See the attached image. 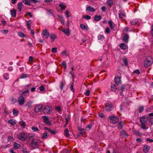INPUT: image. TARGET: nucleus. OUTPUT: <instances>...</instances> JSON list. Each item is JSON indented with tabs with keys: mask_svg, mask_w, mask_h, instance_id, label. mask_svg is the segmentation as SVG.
<instances>
[{
	"mask_svg": "<svg viewBox=\"0 0 153 153\" xmlns=\"http://www.w3.org/2000/svg\"><path fill=\"white\" fill-rule=\"evenodd\" d=\"M29 139L31 140L30 145L33 149L38 148L40 143V141L39 140L35 139L33 136L30 137Z\"/></svg>",
	"mask_w": 153,
	"mask_h": 153,
	"instance_id": "nucleus-1",
	"label": "nucleus"
},
{
	"mask_svg": "<svg viewBox=\"0 0 153 153\" xmlns=\"http://www.w3.org/2000/svg\"><path fill=\"white\" fill-rule=\"evenodd\" d=\"M153 59L150 56H148L145 60L144 65L146 67L151 66L153 63Z\"/></svg>",
	"mask_w": 153,
	"mask_h": 153,
	"instance_id": "nucleus-2",
	"label": "nucleus"
},
{
	"mask_svg": "<svg viewBox=\"0 0 153 153\" xmlns=\"http://www.w3.org/2000/svg\"><path fill=\"white\" fill-rule=\"evenodd\" d=\"M130 87V86L128 85H123L120 87V90L121 91L120 93V94L123 97L124 94H123V92L125 91L126 90H127Z\"/></svg>",
	"mask_w": 153,
	"mask_h": 153,
	"instance_id": "nucleus-3",
	"label": "nucleus"
},
{
	"mask_svg": "<svg viewBox=\"0 0 153 153\" xmlns=\"http://www.w3.org/2000/svg\"><path fill=\"white\" fill-rule=\"evenodd\" d=\"M108 119L110 120V122L113 123H116L119 121V119L117 117L110 115L108 117Z\"/></svg>",
	"mask_w": 153,
	"mask_h": 153,
	"instance_id": "nucleus-4",
	"label": "nucleus"
},
{
	"mask_svg": "<svg viewBox=\"0 0 153 153\" xmlns=\"http://www.w3.org/2000/svg\"><path fill=\"white\" fill-rule=\"evenodd\" d=\"M52 111V109L49 105H46L43 109V111L45 114L50 113Z\"/></svg>",
	"mask_w": 153,
	"mask_h": 153,
	"instance_id": "nucleus-5",
	"label": "nucleus"
},
{
	"mask_svg": "<svg viewBox=\"0 0 153 153\" xmlns=\"http://www.w3.org/2000/svg\"><path fill=\"white\" fill-rule=\"evenodd\" d=\"M27 137V134L24 132H22L19 135L18 138L20 140L24 141L26 140Z\"/></svg>",
	"mask_w": 153,
	"mask_h": 153,
	"instance_id": "nucleus-6",
	"label": "nucleus"
},
{
	"mask_svg": "<svg viewBox=\"0 0 153 153\" xmlns=\"http://www.w3.org/2000/svg\"><path fill=\"white\" fill-rule=\"evenodd\" d=\"M105 108L107 112H110L113 109L114 106L108 102L105 105Z\"/></svg>",
	"mask_w": 153,
	"mask_h": 153,
	"instance_id": "nucleus-7",
	"label": "nucleus"
},
{
	"mask_svg": "<svg viewBox=\"0 0 153 153\" xmlns=\"http://www.w3.org/2000/svg\"><path fill=\"white\" fill-rule=\"evenodd\" d=\"M121 76L118 75L115 76L114 79V81L115 82V84L117 85H119L121 84Z\"/></svg>",
	"mask_w": 153,
	"mask_h": 153,
	"instance_id": "nucleus-8",
	"label": "nucleus"
},
{
	"mask_svg": "<svg viewBox=\"0 0 153 153\" xmlns=\"http://www.w3.org/2000/svg\"><path fill=\"white\" fill-rule=\"evenodd\" d=\"M18 100L19 105H23L25 102L24 97L22 96H21L19 97Z\"/></svg>",
	"mask_w": 153,
	"mask_h": 153,
	"instance_id": "nucleus-9",
	"label": "nucleus"
},
{
	"mask_svg": "<svg viewBox=\"0 0 153 153\" xmlns=\"http://www.w3.org/2000/svg\"><path fill=\"white\" fill-rule=\"evenodd\" d=\"M42 35L43 36H45L46 39L48 38L50 35L47 29H45L43 30Z\"/></svg>",
	"mask_w": 153,
	"mask_h": 153,
	"instance_id": "nucleus-10",
	"label": "nucleus"
},
{
	"mask_svg": "<svg viewBox=\"0 0 153 153\" xmlns=\"http://www.w3.org/2000/svg\"><path fill=\"white\" fill-rule=\"evenodd\" d=\"M42 108V105H38L35 106L34 109V111L35 112L37 113L40 111Z\"/></svg>",
	"mask_w": 153,
	"mask_h": 153,
	"instance_id": "nucleus-11",
	"label": "nucleus"
},
{
	"mask_svg": "<svg viewBox=\"0 0 153 153\" xmlns=\"http://www.w3.org/2000/svg\"><path fill=\"white\" fill-rule=\"evenodd\" d=\"M148 120V118L145 117H141L140 119V122L142 124H145L146 123Z\"/></svg>",
	"mask_w": 153,
	"mask_h": 153,
	"instance_id": "nucleus-12",
	"label": "nucleus"
},
{
	"mask_svg": "<svg viewBox=\"0 0 153 153\" xmlns=\"http://www.w3.org/2000/svg\"><path fill=\"white\" fill-rule=\"evenodd\" d=\"M119 12V16L120 19H122L123 17L126 16L125 13L124 11L120 10Z\"/></svg>",
	"mask_w": 153,
	"mask_h": 153,
	"instance_id": "nucleus-13",
	"label": "nucleus"
},
{
	"mask_svg": "<svg viewBox=\"0 0 153 153\" xmlns=\"http://www.w3.org/2000/svg\"><path fill=\"white\" fill-rule=\"evenodd\" d=\"M117 88L116 86L114 84H112L111 86V90L113 92H116Z\"/></svg>",
	"mask_w": 153,
	"mask_h": 153,
	"instance_id": "nucleus-14",
	"label": "nucleus"
},
{
	"mask_svg": "<svg viewBox=\"0 0 153 153\" xmlns=\"http://www.w3.org/2000/svg\"><path fill=\"white\" fill-rule=\"evenodd\" d=\"M62 31L67 36H69L70 35L69 28L68 27L65 29H63Z\"/></svg>",
	"mask_w": 153,
	"mask_h": 153,
	"instance_id": "nucleus-15",
	"label": "nucleus"
},
{
	"mask_svg": "<svg viewBox=\"0 0 153 153\" xmlns=\"http://www.w3.org/2000/svg\"><path fill=\"white\" fill-rule=\"evenodd\" d=\"M109 24L110 25V27L112 30H114L115 27V24L113 23L112 21H109L108 22Z\"/></svg>",
	"mask_w": 153,
	"mask_h": 153,
	"instance_id": "nucleus-16",
	"label": "nucleus"
},
{
	"mask_svg": "<svg viewBox=\"0 0 153 153\" xmlns=\"http://www.w3.org/2000/svg\"><path fill=\"white\" fill-rule=\"evenodd\" d=\"M150 147L148 146H144L143 148V152L145 153L147 152L150 149Z\"/></svg>",
	"mask_w": 153,
	"mask_h": 153,
	"instance_id": "nucleus-17",
	"label": "nucleus"
},
{
	"mask_svg": "<svg viewBox=\"0 0 153 153\" xmlns=\"http://www.w3.org/2000/svg\"><path fill=\"white\" fill-rule=\"evenodd\" d=\"M49 36L50 39H51V42H54L55 39L56 38V36L53 34H50Z\"/></svg>",
	"mask_w": 153,
	"mask_h": 153,
	"instance_id": "nucleus-18",
	"label": "nucleus"
},
{
	"mask_svg": "<svg viewBox=\"0 0 153 153\" xmlns=\"http://www.w3.org/2000/svg\"><path fill=\"white\" fill-rule=\"evenodd\" d=\"M86 10L87 11L92 12L95 11V10L93 7L89 6L86 8Z\"/></svg>",
	"mask_w": 153,
	"mask_h": 153,
	"instance_id": "nucleus-19",
	"label": "nucleus"
},
{
	"mask_svg": "<svg viewBox=\"0 0 153 153\" xmlns=\"http://www.w3.org/2000/svg\"><path fill=\"white\" fill-rule=\"evenodd\" d=\"M128 38L129 36L128 35L126 34L124 35L123 39L124 42L126 43H127L128 42Z\"/></svg>",
	"mask_w": 153,
	"mask_h": 153,
	"instance_id": "nucleus-20",
	"label": "nucleus"
},
{
	"mask_svg": "<svg viewBox=\"0 0 153 153\" xmlns=\"http://www.w3.org/2000/svg\"><path fill=\"white\" fill-rule=\"evenodd\" d=\"M29 90H27L26 91H23L22 94V96H26L29 95Z\"/></svg>",
	"mask_w": 153,
	"mask_h": 153,
	"instance_id": "nucleus-21",
	"label": "nucleus"
},
{
	"mask_svg": "<svg viewBox=\"0 0 153 153\" xmlns=\"http://www.w3.org/2000/svg\"><path fill=\"white\" fill-rule=\"evenodd\" d=\"M85 132L84 131H80V132L79 133L77 134V137L78 138L79 137H80L81 136L84 137L85 136Z\"/></svg>",
	"mask_w": 153,
	"mask_h": 153,
	"instance_id": "nucleus-22",
	"label": "nucleus"
},
{
	"mask_svg": "<svg viewBox=\"0 0 153 153\" xmlns=\"http://www.w3.org/2000/svg\"><path fill=\"white\" fill-rule=\"evenodd\" d=\"M120 135L122 137H126L128 136L127 134L123 130L120 132Z\"/></svg>",
	"mask_w": 153,
	"mask_h": 153,
	"instance_id": "nucleus-23",
	"label": "nucleus"
},
{
	"mask_svg": "<svg viewBox=\"0 0 153 153\" xmlns=\"http://www.w3.org/2000/svg\"><path fill=\"white\" fill-rule=\"evenodd\" d=\"M11 15L12 16L15 18L16 16V12L14 9L10 11Z\"/></svg>",
	"mask_w": 153,
	"mask_h": 153,
	"instance_id": "nucleus-24",
	"label": "nucleus"
},
{
	"mask_svg": "<svg viewBox=\"0 0 153 153\" xmlns=\"http://www.w3.org/2000/svg\"><path fill=\"white\" fill-rule=\"evenodd\" d=\"M120 46L122 49L125 50L126 48V45L124 43H121L120 45Z\"/></svg>",
	"mask_w": 153,
	"mask_h": 153,
	"instance_id": "nucleus-25",
	"label": "nucleus"
},
{
	"mask_svg": "<svg viewBox=\"0 0 153 153\" xmlns=\"http://www.w3.org/2000/svg\"><path fill=\"white\" fill-rule=\"evenodd\" d=\"M124 125V122L123 121H121L119 123L118 126V128L119 129H121L122 128Z\"/></svg>",
	"mask_w": 153,
	"mask_h": 153,
	"instance_id": "nucleus-26",
	"label": "nucleus"
},
{
	"mask_svg": "<svg viewBox=\"0 0 153 153\" xmlns=\"http://www.w3.org/2000/svg\"><path fill=\"white\" fill-rule=\"evenodd\" d=\"M64 135L66 137H68L69 136V131L67 128L65 129L64 131Z\"/></svg>",
	"mask_w": 153,
	"mask_h": 153,
	"instance_id": "nucleus-27",
	"label": "nucleus"
},
{
	"mask_svg": "<svg viewBox=\"0 0 153 153\" xmlns=\"http://www.w3.org/2000/svg\"><path fill=\"white\" fill-rule=\"evenodd\" d=\"M22 5L23 4L21 2H20L18 4V9L19 11H21L22 8Z\"/></svg>",
	"mask_w": 153,
	"mask_h": 153,
	"instance_id": "nucleus-28",
	"label": "nucleus"
},
{
	"mask_svg": "<svg viewBox=\"0 0 153 153\" xmlns=\"http://www.w3.org/2000/svg\"><path fill=\"white\" fill-rule=\"evenodd\" d=\"M102 18L101 16H100L96 15L94 17V20L96 21L100 20Z\"/></svg>",
	"mask_w": 153,
	"mask_h": 153,
	"instance_id": "nucleus-29",
	"label": "nucleus"
},
{
	"mask_svg": "<svg viewBox=\"0 0 153 153\" xmlns=\"http://www.w3.org/2000/svg\"><path fill=\"white\" fill-rule=\"evenodd\" d=\"M138 21L137 19H133L131 21L130 23L132 25H134L137 23Z\"/></svg>",
	"mask_w": 153,
	"mask_h": 153,
	"instance_id": "nucleus-30",
	"label": "nucleus"
},
{
	"mask_svg": "<svg viewBox=\"0 0 153 153\" xmlns=\"http://www.w3.org/2000/svg\"><path fill=\"white\" fill-rule=\"evenodd\" d=\"M8 123L13 126H15L16 123V122L12 119L9 120Z\"/></svg>",
	"mask_w": 153,
	"mask_h": 153,
	"instance_id": "nucleus-31",
	"label": "nucleus"
},
{
	"mask_svg": "<svg viewBox=\"0 0 153 153\" xmlns=\"http://www.w3.org/2000/svg\"><path fill=\"white\" fill-rule=\"evenodd\" d=\"M23 2L25 4L30 6L31 5V4L29 0H24L23 1Z\"/></svg>",
	"mask_w": 153,
	"mask_h": 153,
	"instance_id": "nucleus-32",
	"label": "nucleus"
},
{
	"mask_svg": "<svg viewBox=\"0 0 153 153\" xmlns=\"http://www.w3.org/2000/svg\"><path fill=\"white\" fill-rule=\"evenodd\" d=\"M106 3L109 6H111L113 4V0H107Z\"/></svg>",
	"mask_w": 153,
	"mask_h": 153,
	"instance_id": "nucleus-33",
	"label": "nucleus"
},
{
	"mask_svg": "<svg viewBox=\"0 0 153 153\" xmlns=\"http://www.w3.org/2000/svg\"><path fill=\"white\" fill-rule=\"evenodd\" d=\"M98 39L102 41L105 39L104 36L103 35H99L98 36Z\"/></svg>",
	"mask_w": 153,
	"mask_h": 153,
	"instance_id": "nucleus-34",
	"label": "nucleus"
},
{
	"mask_svg": "<svg viewBox=\"0 0 153 153\" xmlns=\"http://www.w3.org/2000/svg\"><path fill=\"white\" fill-rule=\"evenodd\" d=\"M47 135V132L46 131H45L42 134V138L43 139H45L47 138L48 137Z\"/></svg>",
	"mask_w": 153,
	"mask_h": 153,
	"instance_id": "nucleus-35",
	"label": "nucleus"
},
{
	"mask_svg": "<svg viewBox=\"0 0 153 153\" xmlns=\"http://www.w3.org/2000/svg\"><path fill=\"white\" fill-rule=\"evenodd\" d=\"M59 6L61 8V10L62 9L65 10L66 8V6L64 5L63 3L59 4Z\"/></svg>",
	"mask_w": 153,
	"mask_h": 153,
	"instance_id": "nucleus-36",
	"label": "nucleus"
},
{
	"mask_svg": "<svg viewBox=\"0 0 153 153\" xmlns=\"http://www.w3.org/2000/svg\"><path fill=\"white\" fill-rule=\"evenodd\" d=\"M32 104V102H28L26 104L25 106H26L29 108H30L31 107Z\"/></svg>",
	"mask_w": 153,
	"mask_h": 153,
	"instance_id": "nucleus-37",
	"label": "nucleus"
},
{
	"mask_svg": "<svg viewBox=\"0 0 153 153\" xmlns=\"http://www.w3.org/2000/svg\"><path fill=\"white\" fill-rule=\"evenodd\" d=\"M49 132L51 134L53 135H54L57 133L56 130V129L53 130H51L50 129L49 130Z\"/></svg>",
	"mask_w": 153,
	"mask_h": 153,
	"instance_id": "nucleus-38",
	"label": "nucleus"
},
{
	"mask_svg": "<svg viewBox=\"0 0 153 153\" xmlns=\"http://www.w3.org/2000/svg\"><path fill=\"white\" fill-rule=\"evenodd\" d=\"M4 79L6 80H7L9 78V74L7 73H5L3 75Z\"/></svg>",
	"mask_w": 153,
	"mask_h": 153,
	"instance_id": "nucleus-39",
	"label": "nucleus"
},
{
	"mask_svg": "<svg viewBox=\"0 0 153 153\" xmlns=\"http://www.w3.org/2000/svg\"><path fill=\"white\" fill-rule=\"evenodd\" d=\"M144 107L143 106H140L139 108V112L140 113H142L144 110Z\"/></svg>",
	"mask_w": 153,
	"mask_h": 153,
	"instance_id": "nucleus-40",
	"label": "nucleus"
},
{
	"mask_svg": "<svg viewBox=\"0 0 153 153\" xmlns=\"http://www.w3.org/2000/svg\"><path fill=\"white\" fill-rule=\"evenodd\" d=\"M61 64L62 65V66H63V67L64 68V69H65L66 68L67 65L66 63L64 61L62 62H61Z\"/></svg>",
	"mask_w": 153,
	"mask_h": 153,
	"instance_id": "nucleus-41",
	"label": "nucleus"
},
{
	"mask_svg": "<svg viewBox=\"0 0 153 153\" xmlns=\"http://www.w3.org/2000/svg\"><path fill=\"white\" fill-rule=\"evenodd\" d=\"M122 61L125 65L126 66H127L128 65V63L127 59L126 58H123L122 59Z\"/></svg>",
	"mask_w": 153,
	"mask_h": 153,
	"instance_id": "nucleus-42",
	"label": "nucleus"
},
{
	"mask_svg": "<svg viewBox=\"0 0 153 153\" xmlns=\"http://www.w3.org/2000/svg\"><path fill=\"white\" fill-rule=\"evenodd\" d=\"M14 147L16 149H18L20 147V145L17 143L16 142H14Z\"/></svg>",
	"mask_w": 153,
	"mask_h": 153,
	"instance_id": "nucleus-43",
	"label": "nucleus"
},
{
	"mask_svg": "<svg viewBox=\"0 0 153 153\" xmlns=\"http://www.w3.org/2000/svg\"><path fill=\"white\" fill-rule=\"evenodd\" d=\"M145 124L141 123V124L140 125V126H141V128L142 129H145V130H146L148 128L146 127V126Z\"/></svg>",
	"mask_w": 153,
	"mask_h": 153,
	"instance_id": "nucleus-44",
	"label": "nucleus"
},
{
	"mask_svg": "<svg viewBox=\"0 0 153 153\" xmlns=\"http://www.w3.org/2000/svg\"><path fill=\"white\" fill-rule=\"evenodd\" d=\"M21 126L23 128H25L26 126V123L24 121H22L21 122Z\"/></svg>",
	"mask_w": 153,
	"mask_h": 153,
	"instance_id": "nucleus-45",
	"label": "nucleus"
},
{
	"mask_svg": "<svg viewBox=\"0 0 153 153\" xmlns=\"http://www.w3.org/2000/svg\"><path fill=\"white\" fill-rule=\"evenodd\" d=\"M18 111L17 110H16L15 109H13V114L14 115H15V116H16L18 115Z\"/></svg>",
	"mask_w": 153,
	"mask_h": 153,
	"instance_id": "nucleus-46",
	"label": "nucleus"
},
{
	"mask_svg": "<svg viewBox=\"0 0 153 153\" xmlns=\"http://www.w3.org/2000/svg\"><path fill=\"white\" fill-rule=\"evenodd\" d=\"M83 17L86 19L88 20L91 19V16L88 15H84L82 16Z\"/></svg>",
	"mask_w": 153,
	"mask_h": 153,
	"instance_id": "nucleus-47",
	"label": "nucleus"
},
{
	"mask_svg": "<svg viewBox=\"0 0 153 153\" xmlns=\"http://www.w3.org/2000/svg\"><path fill=\"white\" fill-rule=\"evenodd\" d=\"M65 119L66 121V124H67L70 119L69 116L66 115L65 116Z\"/></svg>",
	"mask_w": 153,
	"mask_h": 153,
	"instance_id": "nucleus-48",
	"label": "nucleus"
},
{
	"mask_svg": "<svg viewBox=\"0 0 153 153\" xmlns=\"http://www.w3.org/2000/svg\"><path fill=\"white\" fill-rule=\"evenodd\" d=\"M31 129L33 131H39V129L38 128L34 126L31 127Z\"/></svg>",
	"mask_w": 153,
	"mask_h": 153,
	"instance_id": "nucleus-49",
	"label": "nucleus"
},
{
	"mask_svg": "<svg viewBox=\"0 0 153 153\" xmlns=\"http://www.w3.org/2000/svg\"><path fill=\"white\" fill-rule=\"evenodd\" d=\"M18 34L19 36L22 37V38H23L25 36L24 34L21 32H19Z\"/></svg>",
	"mask_w": 153,
	"mask_h": 153,
	"instance_id": "nucleus-50",
	"label": "nucleus"
},
{
	"mask_svg": "<svg viewBox=\"0 0 153 153\" xmlns=\"http://www.w3.org/2000/svg\"><path fill=\"white\" fill-rule=\"evenodd\" d=\"M44 122H45L49 120V118L46 116H43L42 117Z\"/></svg>",
	"mask_w": 153,
	"mask_h": 153,
	"instance_id": "nucleus-51",
	"label": "nucleus"
},
{
	"mask_svg": "<svg viewBox=\"0 0 153 153\" xmlns=\"http://www.w3.org/2000/svg\"><path fill=\"white\" fill-rule=\"evenodd\" d=\"M98 116L101 118H103L104 117V114L102 112H99L98 113Z\"/></svg>",
	"mask_w": 153,
	"mask_h": 153,
	"instance_id": "nucleus-52",
	"label": "nucleus"
},
{
	"mask_svg": "<svg viewBox=\"0 0 153 153\" xmlns=\"http://www.w3.org/2000/svg\"><path fill=\"white\" fill-rule=\"evenodd\" d=\"M40 91H45V88L44 86L42 85L39 88Z\"/></svg>",
	"mask_w": 153,
	"mask_h": 153,
	"instance_id": "nucleus-53",
	"label": "nucleus"
},
{
	"mask_svg": "<svg viewBox=\"0 0 153 153\" xmlns=\"http://www.w3.org/2000/svg\"><path fill=\"white\" fill-rule=\"evenodd\" d=\"M65 85V84L63 83L62 82H61V85L60 86V88L61 90H62L63 88L64 87V86Z\"/></svg>",
	"mask_w": 153,
	"mask_h": 153,
	"instance_id": "nucleus-54",
	"label": "nucleus"
},
{
	"mask_svg": "<svg viewBox=\"0 0 153 153\" xmlns=\"http://www.w3.org/2000/svg\"><path fill=\"white\" fill-rule=\"evenodd\" d=\"M27 77V74H23L21 76L20 78L23 79Z\"/></svg>",
	"mask_w": 153,
	"mask_h": 153,
	"instance_id": "nucleus-55",
	"label": "nucleus"
},
{
	"mask_svg": "<svg viewBox=\"0 0 153 153\" xmlns=\"http://www.w3.org/2000/svg\"><path fill=\"white\" fill-rule=\"evenodd\" d=\"M31 24H32V22L31 20H29V21H27L26 22V25L27 26H31Z\"/></svg>",
	"mask_w": 153,
	"mask_h": 153,
	"instance_id": "nucleus-56",
	"label": "nucleus"
},
{
	"mask_svg": "<svg viewBox=\"0 0 153 153\" xmlns=\"http://www.w3.org/2000/svg\"><path fill=\"white\" fill-rule=\"evenodd\" d=\"M30 2H32L34 4H36L38 2H39L38 0H29Z\"/></svg>",
	"mask_w": 153,
	"mask_h": 153,
	"instance_id": "nucleus-57",
	"label": "nucleus"
},
{
	"mask_svg": "<svg viewBox=\"0 0 153 153\" xmlns=\"http://www.w3.org/2000/svg\"><path fill=\"white\" fill-rule=\"evenodd\" d=\"M57 48H53L52 49L51 51L54 53H56L57 52Z\"/></svg>",
	"mask_w": 153,
	"mask_h": 153,
	"instance_id": "nucleus-58",
	"label": "nucleus"
},
{
	"mask_svg": "<svg viewBox=\"0 0 153 153\" xmlns=\"http://www.w3.org/2000/svg\"><path fill=\"white\" fill-rule=\"evenodd\" d=\"M69 12L68 10H66L65 13L66 15L67 18H68L70 16V15H69Z\"/></svg>",
	"mask_w": 153,
	"mask_h": 153,
	"instance_id": "nucleus-59",
	"label": "nucleus"
},
{
	"mask_svg": "<svg viewBox=\"0 0 153 153\" xmlns=\"http://www.w3.org/2000/svg\"><path fill=\"white\" fill-rule=\"evenodd\" d=\"M45 124H46L49 126H50L51 124V122L49 120H48L47 121H46V122H45Z\"/></svg>",
	"mask_w": 153,
	"mask_h": 153,
	"instance_id": "nucleus-60",
	"label": "nucleus"
},
{
	"mask_svg": "<svg viewBox=\"0 0 153 153\" xmlns=\"http://www.w3.org/2000/svg\"><path fill=\"white\" fill-rule=\"evenodd\" d=\"M56 110L58 112H59L61 111V108L60 107L57 106L56 108Z\"/></svg>",
	"mask_w": 153,
	"mask_h": 153,
	"instance_id": "nucleus-61",
	"label": "nucleus"
},
{
	"mask_svg": "<svg viewBox=\"0 0 153 153\" xmlns=\"http://www.w3.org/2000/svg\"><path fill=\"white\" fill-rule=\"evenodd\" d=\"M133 73H136L137 74H139L140 73V72L139 71V70L137 69L135 70H134L133 72Z\"/></svg>",
	"mask_w": 153,
	"mask_h": 153,
	"instance_id": "nucleus-62",
	"label": "nucleus"
},
{
	"mask_svg": "<svg viewBox=\"0 0 153 153\" xmlns=\"http://www.w3.org/2000/svg\"><path fill=\"white\" fill-rule=\"evenodd\" d=\"M85 94L87 96H88L90 94V91L89 90H88L85 93Z\"/></svg>",
	"mask_w": 153,
	"mask_h": 153,
	"instance_id": "nucleus-63",
	"label": "nucleus"
},
{
	"mask_svg": "<svg viewBox=\"0 0 153 153\" xmlns=\"http://www.w3.org/2000/svg\"><path fill=\"white\" fill-rule=\"evenodd\" d=\"M80 27L82 29H85L86 28V26L85 25L81 24L80 25Z\"/></svg>",
	"mask_w": 153,
	"mask_h": 153,
	"instance_id": "nucleus-64",
	"label": "nucleus"
}]
</instances>
